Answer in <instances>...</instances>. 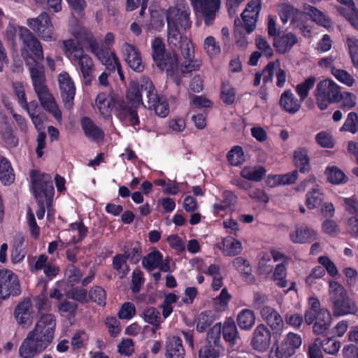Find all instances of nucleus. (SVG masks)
Here are the masks:
<instances>
[{
    "label": "nucleus",
    "mask_w": 358,
    "mask_h": 358,
    "mask_svg": "<svg viewBox=\"0 0 358 358\" xmlns=\"http://www.w3.org/2000/svg\"><path fill=\"white\" fill-rule=\"evenodd\" d=\"M189 9L171 7L166 13L167 41L172 52H167L162 39L156 37L152 41V56L156 66L177 86L182 83V74L199 70L201 62L195 60L193 44L178 29L187 31L191 27Z\"/></svg>",
    "instance_id": "f257e3e1"
},
{
    "label": "nucleus",
    "mask_w": 358,
    "mask_h": 358,
    "mask_svg": "<svg viewBox=\"0 0 358 358\" xmlns=\"http://www.w3.org/2000/svg\"><path fill=\"white\" fill-rule=\"evenodd\" d=\"M56 327V320L52 314H44L34 329L22 341L19 355L22 358H33L43 352L52 342Z\"/></svg>",
    "instance_id": "f03ea898"
},
{
    "label": "nucleus",
    "mask_w": 358,
    "mask_h": 358,
    "mask_svg": "<svg viewBox=\"0 0 358 358\" xmlns=\"http://www.w3.org/2000/svg\"><path fill=\"white\" fill-rule=\"evenodd\" d=\"M40 61L34 62V64L29 68L32 85L42 107L59 120L62 118V113L57 107L53 96L49 93L45 85V67Z\"/></svg>",
    "instance_id": "7ed1b4c3"
},
{
    "label": "nucleus",
    "mask_w": 358,
    "mask_h": 358,
    "mask_svg": "<svg viewBox=\"0 0 358 358\" xmlns=\"http://www.w3.org/2000/svg\"><path fill=\"white\" fill-rule=\"evenodd\" d=\"M329 287L333 312L335 315L341 316L357 312V308L355 303L349 299L343 285L336 281L330 280Z\"/></svg>",
    "instance_id": "20e7f679"
},
{
    "label": "nucleus",
    "mask_w": 358,
    "mask_h": 358,
    "mask_svg": "<svg viewBox=\"0 0 358 358\" xmlns=\"http://www.w3.org/2000/svg\"><path fill=\"white\" fill-rule=\"evenodd\" d=\"M314 94L318 108L324 110L331 104L339 103L341 87L331 79H324L317 84Z\"/></svg>",
    "instance_id": "39448f33"
},
{
    "label": "nucleus",
    "mask_w": 358,
    "mask_h": 358,
    "mask_svg": "<svg viewBox=\"0 0 358 358\" xmlns=\"http://www.w3.org/2000/svg\"><path fill=\"white\" fill-rule=\"evenodd\" d=\"M88 46L90 52L96 55L98 59L110 71H115L117 69L120 79L124 80V73L120 60L115 52L109 53L108 49L99 45L97 41L93 36L87 38Z\"/></svg>",
    "instance_id": "423d86ee"
},
{
    "label": "nucleus",
    "mask_w": 358,
    "mask_h": 358,
    "mask_svg": "<svg viewBox=\"0 0 358 358\" xmlns=\"http://www.w3.org/2000/svg\"><path fill=\"white\" fill-rule=\"evenodd\" d=\"M223 348L221 344V324H215L206 334L198 352V358H219Z\"/></svg>",
    "instance_id": "0eeeda50"
},
{
    "label": "nucleus",
    "mask_w": 358,
    "mask_h": 358,
    "mask_svg": "<svg viewBox=\"0 0 358 358\" xmlns=\"http://www.w3.org/2000/svg\"><path fill=\"white\" fill-rule=\"evenodd\" d=\"M30 178L36 199H52L55 190L51 176L48 173H41L38 170H31Z\"/></svg>",
    "instance_id": "6e6552de"
},
{
    "label": "nucleus",
    "mask_w": 358,
    "mask_h": 358,
    "mask_svg": "<svg viewBox=\"0 0 358 358\" xmlns=\"http://www.w3.org/2000/svg\"><path fill=\"white\" fill-rule=\"evenodd\" d=\"M27 24L35 34L45 41H54V27L50 15L46 12L41 13L38 17L28 18Z\"/></svg>",
    "instance_id": "1a4fd4ad"
},
{
    "label": "nucleus",
    "mask_w": 358,
    "mask_h": 358,
    "mask_svg": "<svg viewBox=\"0 0 358 358\" xmlns=\"http://www.w3.org/2000/svg\"><path fill=\"white\" fill-rule=\"evenodd\" d=\"M152 90H155V85L152 81L149 78H143L141 80L140 83L136 81L130 83L129 87L126 93V98L130 103L138 108L141 105L143 104L142 92H146V96L148 99L149 92H151Z\"/></svg>",
    "instance_id": "9d476101"
},
{
    "label": "nucleus",
    "mask_w": 358,
    "mask_h": 358,
    "mask_svg": "<svg viewBox=\"0 0 358 358\" xmlns=\"http://www.w3.org/2000/svg\"><path fill=\"white\" fill-rule=\"evenodd\" d=\"M113 112L121 121H127L133 127L139 126L140 119L138 115V108L123 98L116 96Z\"/></svg>",
    "instance_id": "9b49d317"
},
{
    "label": "nucleus",
    "mask_w": 358,
    "mask_h": 358,
    "mask_svg": "<svg viewBox=\"0 0 358 358\" xmlns=\"http://www.w3.org/2000/svg\"><path fill=\"white\" fill-rule=\"evenodd\" d=\"M21 294L20 282L17 276L10 270L0 271V295L1 299H6L10 295L18 296Z\"/></svg>",
    "instance_id": "f8f14e48"
},
{
    "label": "nucleus",
    "mask_w": 358,
    "mask_h": 358,
    "mask_svg": "<svg viewBox=\"0 0 358 358\" xmlns=\"http://www.w3.org/2000/svg\"><path fill=\"white\" fill-rule=\"evenodd\" d=\"M272 334L273 333L266 324L263 323L257 324L252 334L250 346L259 352H266L271 343Z\"/></svg>",
    "instance_id": "ddd939ff"
},
{
    "label": "nucleus",
    "mask_w": 358,
    "mask_h": 358,
    "mask_svg": "<svg viewBox=\"0 0 358 358\" xmlns=\"http://www.w3.org/2000/svg\"><path fill=\"white\" fill-rule=\"evenodd\" d=\"M19 37L24 47L29 50L33 56H30L34 62L43 61L44 59L43 50L40 41L24 27H19Z\"/></svg>",
    "instance_id": "4468645a"
},
{
    "label": "nucleus",
    "mask_w": 358,
    "mask_h": 358,
    "mask_svg": "<svg viewBox=\"0 0 358 358\" xmlns=\"http://www.w3.org/2000/svg\"><path fill=\"white\" fill-rule=\"evenodd\" d=\"M262 9L261 0H250L241 13L243 27L248 34L252 33L256 28V23Z\"/></svg>",
    "instance_id": "2eb2a0df"
},
{
    "label": "nucleus",
    "mask_w": 358,
    "mask_h": 358,
    "mask_svg": "<svg viewBox=\"0 0 358 358\" xmlns=\"http://www.w3.org/2000/svg\"><path fill=\"white\" fill-rule=\"evenodd\" d=\"M260 315L263 321L269 327L273 336L281 334L284 328V321L280 314L273 308L264 306L260 310Z\"/></svg>",
    "instance_id": "dca6fc26"
},
{
    "label": "nucleus",
    "mask_w": 358,
    "mask_h": 358,
    "mask_svg": "<svg viewBox=\"0 0 358 358\" xmlns=\"http://www.w3.org/2000/svg\"><path fill=\"white\" fill-rule=\"evenodd\" d=\"M192 3L194 10L203 16L205 24L211 25L220 8V0H192Z\"/></svg>",
    "instance_id": "f3484780"
},
{
    "label": "nucleus",
    "mask_w": 358,
    "mask_h": 358,
    "mask_svg": "<svg viewBox=\"0 0 358 358\" xmlns=\"http://www.w3.org/2000/svg\"><path fill=\"white\" fill-rule=\"evenodd\" d=\"M58 81L64 107L70 110L73 108L76 94L74 83L67 73H60L58 76Z\"/></svg>",
    "instance_id": "a211bd4d"
},
{
    "label": "nucleus",
    "mask_w": 358,
    "mask_h": 358,
    "mask_svg": "<svg viewBox=\"0 0 358 358\" xmlns=\"http://www.w3.org/2000/svg\"><path fill=\"white\" fill-rule=\"evenodd\" d=\"M122 53L127 64L131 69L139 73L144 70L141 52L135 45L124 43L122 46Z\"/></svg>",
    "instance_id": "6ab92c4d"
},
{
    "label": "nucleus",
    "mask_w": 358,
    "mask_h": 358,
    "mask_svg": "<svg viewBox=\"0 0 358 358\" xmlns=\"http://www.w3.org/2000/svg\"><path fill=\"white\" fill-rule=\"evenodd\" d=\"M148 108L153 110L155 114L161 117H165L169 115V106L165 97L159 96L156 89L149 92L148 100L147 101Z\"/></svg>",
    "instance_id": "aec40b11"
},
{
    "label": "nucleus",
    "mask_w": 358,
    "mask_h": 358,
    "mask_svg": "<svg viewBox=\"0 0 358 358\" xmlns=\"http://www.w3.org/2000/svg\"><path fill=\"white\" fill-rule=\"evenodd\" d=\"M73 61L77 63L82 76L85 80V85H91L94 73V63L92 58L84 53L76 54L74 55Z\"/></svg>",
    "instance_id": "412c9836"
},
{
    "label": "nucleus",
    "mask_w": 358,
    "mask_h": 358,
    "mask_svg": "<svg viewBox=\"0 0 358 358\" xmlns=\"http://www.w3.org/2000/svg\"><path fill=\"white\" fill-rule=\"evenodd\" d=\"M301 338L299 334L289 332L280 345L278 344L276 341L274 343V347L277 346L281 350L285 357L287 358L295 353L296 350L301 346Z\"/></svg>",
    "instance_id": "4be33fe9"
},
{
    "label": "nucleus",
    "mask_w": 358,
    "mask_h": 358,
    "mask_svg": "<svg viewBox=\"0 0 358 358\" xmlns=\"http://www.w3.org/2000/svg\"><path fill=\"white\" fill-rule=\"evenodd\" d=\"M164 356L165 358H185V350L179 336H172L166 338Z\"/></svg>",
    "instance_id": "5701e85b"
},
{
    "label": "nucleus",
    "mask_w": 358,
    "mask_h": 358,
    "mask_svg": "<svg viewBox=\"0 0 358 358\" xmlns=\"http://www.w3.org/2000/svg\"><path fill=\"white\" fill-rule=\"evenodd\" d=\"M116 96L105 92L99 93L95 99V104L104 119L108 120L114 110Z\"/></svg>",
    "instance_id": "b1692460"
},
{
    "label": "nucleus",
    "mask_w": 358,
    "mask_h": 358,
    "mask_svg": "<svg viewBox=\"0 0 358 358\" xmlns=\"http://www.w3.org/2000/svg\"><path fill=\"white\" fill-rule=\"evenodd\" d=\"M122 251L131 264H138L142 259L143 245L140 241H127L122 248Z\"/></svg>",
    "instance_id": "393cba45"
},
{
    "label": "nucleus",
    "mask_w": 358,
    "mask_h": 358,
    "mask_svg": "<svg viewBox=\"0 0 358 358\" xmlns=\"http://www.w3.org/2000/svg\"><path fill=\"white\" fill-rule=\"evenodd\" d=\"M14 316L17 322L25 326H29L32 322V304L29 299H25L19 303L14 311Z\"/></svg>",
    "instance_id": "a878e982"
},
{
    "label": "nucleus",
    "mask_w": 358,
    "mask_h": 358,
    "mask_svg": "<svg viewBox=\"0 0 358 358\" xmlns=\"http://www.w3.org/2000/svg\"><path fill=\"white\" fill-rule=\"evenodd\" d=\"M301 99L299 100L290 90L284 91L280 95L279 103L280 107L289 114L296 113L301 105Z\"/></svg>",
    "instance_id": "bb28decb"
},
{
    "label": "nucleus",
    "mask_w": 358,
    "mask_h": 358,
    "mask_svg": "<svg viewBox=\"0 0 358 358\" xmlns=\"http://www.w3.org/2000/svg\"><path fill=\"white\" fill-rule=\"evenodd\" d=\"M221 334H222L225 342L230 347H234L236 345L238 340L241 338L236 324L232 318H227L224 321L223 327H221Z\"/></svg>",
    "instance_id": "cd10ccee"
},
{
    "label": "nucleus",
    "mask_w": 358,
    "mask_h": 358,
    "mask_svg": "<svg viewBox=\"0 0 358 358\" xmlns=\"http://www.w3.org/2000/svg\"><path fill=\"white\" fill-rule=\"evenodd\" d=\"M80 125L85 135L93 141H100L104 138V132L89 117H83Z\"/></svg>",
    "instance_id": "c85d7f7f"
},
{
    "label": "nucleus",
    "mask_w": 358,
    "mask_h": 358,
    "mask_svg": "<svg viewBox=\"0 0 358 358\" xmlns=\"http://www.w3.org/2000/svg\"><path fill=\"white\" fill-rule=\"evenodd\" d=\"M298 40L295 34L292 32L287 33L273 39V46L276 52L280 54H285L291 50Z\"/></svg>",
    "instance_id": "c756f323"
},
{
    "label": "nucleus",
    "mask_w": 358,
    "mask_h": 358,
    "mask_svg": "<svg viewBox=\"0 0 358 358\" xmlns=\"http://www.w3.org/2000/svg\"><path fill=\"white\" fill-rule=\"evenodd\" d=\"M217 246L225 256L234 257L242 251L241 243L231 236L223 238Z\"/></svg>",
    "instance_id": "7c9ffc66"
},
{
    "label": "nucleus",
    "mask_w": 358,
    "mask_h": 358,
    "mask_svg": "<svg viewBox=\"0 0 358 358\" xmlns=\"http://www.w3.org/2000/svg\"><path fill=\"white\" fill-rule=\"evenodd\" d=\"M291 241L294 243H310L316 238V232L308 227L297 228L289 234Z\"/></svg>",
    "instance_id": "2f4dec72"
},
{
    "label": "nucleus",
    "mask_w": 358,
    "mask_h": 358,
    "mask_svg": "<svg viewBox=\"0 0 358 358\" xmlns=\"http://www.w3.org/2000/svg\"><path fill=\"white\" fill-rule=\"evenodd\" d=\"M256 321L255 312L251 309L244 308L241 310L236 317V323L239 328L245 331H250Z\"/></svg>",
    "instance_id": "473e14b6"
},
{
    "label": "nucleus",
    "mask_w": 358,
    "mask_h": 358,
    "mask_svg": "<svg viewBox=\"0 0 358 358\" xmlns=\"http://www.w3.org/2000/svg\"><path fill=\"white\" fill-rule=\"evenodd\" d=\"M0 181L4 185H10L15 181V173L11 164L2 155H0Z\"/></svg>",
    "instance_id": "72a5a7b5"
},
{
    "label": "nucleus",
    "mask_w": 358,
    "mask_h": 358,
    "mask_svg": "<svg viewBox=\"0 0 358 358\" xmlns=\"http://www.w3.org/2000/svg\"><path fill=\"white\" fill-rule=\"evenodd\" d=\"M294 163L301 173H306L310 171V158L305 148H301L294 151Z\"/></svg>",
    "instance_id": "f704fd0d"
},
{
    "label": "nucleus",
    "mask_w": 358,
    "mask_h": 358,
    "mask_svg": "<svg viewBox=\"0 0 358 358\" xmlns=\"http://www.w3.org/2000/svg\"><path fill=\"white\" fill-rule=\"evenodd\" d=\"M306 13L310 15L313 21L324 27H329L331 24V21L324 13L312 6H307L304 8Z\"/></svg>",
    "instance_id": "c9c22d12"
},
{
    "label": "nucleus",
    "mask_w": 358,
    "mask_h": 358,
    "mask_svg": "<svg viewBox=\"0 0 358 358\" xmlns=\"http://www.w3.org/2000/svg\"><path fill=\"white\" fill-rule=\"evenodd\" d=\"M143 317L145 322L153 326L152 331L155 332L161 327V313L155 307H147L143 313Z\"/></svg>",
    "instance_id": "e433bc0d"
},
{
    "label": "nucleus",
    "mask_w": 358,
    "mask_h": 358,
    "mask_svg": "<svg viewBox=\"0 0 358 358\" xmlns=\"http://www.w3.org/2000/svg\"><path fill=\"white\" fill-rule=\"evenodd\" d=\"M162 260V254L157 250L149 252L142 258L143 266L149 272L157 268L159 263Z\"/></svg>",
    "instance_id": "4c0bfd02"
},
{
    "label": "nucleus",
    "mask_w": 358,
    "mask_h": 358,
    "mask_svg": "<svg viewBox=\"0 0 358 358\" xmlns=\"http://www.w3.org/2000/svg\"><path fill=\"white\" fill-rule=\"evenodd\" d=\"M241 176L248 180L259 182L266 175V169L263 166L252 168L250 166L244 167L241 171Z\"/></svg>",
    "instance_id": "58836bf2"
},
{
    "label": "nucleus",
    "mask_w": 358,
    "mask_h": 358,
    "mask_svg": "<svg viewBox=\"0 0 358 358\" xmlns=\"http://www.w3.org/2000/svg\"><path fill=\"white\" fill-rule=\"evenodd\" d=\"M232 265L243 278L251 276L252 268L249 262L243 257H236Z\"/></svg>",
    "instance_id": "ea45409f"
},
{
    "label": "nucleus",
    "mask_w": 358,
    "mask_h": 358,
    "mask_svg": "<svg viewBox=\"0 0 358 358\" xmlns=\"http://www.w3.org/2000/svg\"><path fill=\"white\" fill-rule=\"evenodd\" d=\"M287 262H282L276 265L273 274V279L277 281V285L281 288H285L287 286Z\"/></svg>",
    "instance_id": "a19ab883"
},
{
    "label": "nucleus",
    "mask_w": 358,
    "mask_h": 358,
    "mask_svg": "<svg viewBox=\"0 0 358 358\" xmlns=\"http://www.w3.org/2000/svg\"><path fill=\"white\" fill-rule=\"evenodd\" d=\"M214 320V315L210 310L201 312L197 317L196 330L200 333L206 331Z\"/></svg>",
    "instance_id": "79ce46f5"
},
{
    "label": "nucleus",
    "mask_w": 358,
    "mask_h": 358,
    "mask_svg": "<svg viewBox=\"0 0 358 358\" xmlns=\"http://www.w3.org/2000/svg\"><path fill=\"white\" fill-rule=\"evenodd\" d=\"M323 201V194L319 189L313 188L306 194V205L312 210L319 207Z\"/></svg>",
    "instance_id": "37998d69"
},
{
    "label": "nucleus",
    "mask_w": 358,
    "mask_h": 358,
    "mask_svg": "<svg viewBox=\"0 0 358 358\" xmlns=\"http://www.w3.org/2000/svg\"><path fill=\"white\" fill-rule=\"evenodd\" d=\"M236 90L228 82H223L221 85L220 99L226 105H232L236 99Z\"/></svg>",
    "instance_id": "c03bdc74"
},
{
    "label": "nucleus",
    "mask_w": 358,
    "mask_h": 358,
    "mask_svg": "<svg viewBox=\"0 0 358 358\" xmlns=\"http://www.w3.org/2000/svg\"><path fill=\"white\" fill-rule=\"evenodd\" d=\"M328 180L332 184L345 183L348 178L345 173L336 166L328 167L325 171Z\"/></svg>",
    "instance_id": "a18cd8bd"
},
{
    "label": "nucleus",
    "mask_w": 358,
    "mask_h": 358,
    "mask_svg": "<svg viewBox=\"0 0 358 358\" xmlns=\"http://www.w3.org/2000/svg\"><path fill=\"white\" fill-rule=\"evenodd\" d=\"M229 163L234 166H238L245 161L244 152L241 146L236 145L227 155Z\"/></svg>",
    "instance_id": "49530a36"
},
{
    "label": "nucleus",
    "mask_w": 358,
    "mask_h": 358,
    "mask_svg": "<svg viewBox=\"0 0 358 358\" xmlns=\"http://www.w3.org/2000/svg\"><path fill=\"white\" fill-rule=\"evenodd\" d=\"M90 299L97 305L104 307L106 304V292L101 286H94L89 291Z\"/></svg>",
    "instance_id": "de8ad7c7"
},
{
    "label": "nucleus",
    "mask_w": 358,
    "mask_h": 358,
    "mask_svg": "<svg viewBox=\"0 0 358 358\" xmlns=\"http://www.w3.org/2000/svg\"><path fill=\"white\" fill-rule=\"evenodd\" d=\"M340 131H346L351 134H356L358 131V115L355 112H350L348 114L344 124L340 128Z\"/></svg>",
    "instance_id": "09e8293b"
},
{
    "label": "nucleus",
    "mask_w": 358,
    "mask_h": 358,
    "mask_svg": "<svg viewBox=\"0 0 358 358\" xmlns=\"http://www.w3.org/2000/svg\"><path fill=\"white\" fill-rule=\"evenodd\" d=\"M316 78L314 76H310L303 83L296 85V92L301 101H303L308 97L309 91L313 87Z\"/></svg>",
    "instance_id": "8fccbe9b"
},
{
    "label": "nucleus",
    "mask_w": 358,
    "mask_h": 358,
    "mask_svg": "<svg viewBox=\"0 0 358 358\" xmlns=\"http://www.w3.org/2000/svg\"><path fill=\"white\" fill-rule=\"evenodd\" d=\"M338 99L339 102L341 101L340 108L344 111L349 110L356 106L357 97L352 92L341 91V98Z\"/></svg>",
    "instance_id": "3c124183"
},
{
    "label": "nucleus",
    "mask_w": 358,
    "mask_h": 358,
    "mask_svg": "<svg viewBox=\"0 0 358 358\" xmlns=\"http://www.w3.org/2000/svg\"><path fill=\"white\" fill-rule=\"evenodd\" d=\"M331 73L337 80L347 86L351 87L355 82L354 78L345 70L332 67Z\"/></svg>",
    "instance_id": "603ef678"
},
{
    "label": "nucleus",
    "mask_w": 358,
    "mask_h": 358,
    "mask_svg": "<svg viewBox=\"0 0 358 358\" xmlns=\"http://www.w3.org/2000/svg\"><path fill=\"white\" fill-rule=\"evenodd\" d=\"M203 48L210 57L218 55L221 52L219 43L211 36L206 37L204 40Z\"/></svg>",
    "instance_id": "864d4df0"
},
{
    "label": "nucleus",
    "mask_w": 358,
    "mask_h": 358,
    "mask_svg": "<svg viewBox=\"0 0 358 358\" xmlns=\"http://www.w3.org/2000/svg\"><path fill=\"white\" fill-rule=\"evenodd\" d=\"M241 22L238 18L234 20V36L236 44L238 47L245 48L248 45L247 37L244 33L240 29L242 28L241 26Z\"/></svg>",
    "instance_id": "5fc2aeb1"
},
{
    "label": "nucleus",
    "mask_w": 358,
    "mask_h": 358,
    "mask_svg": "<svg viewBox=\"0 0 358 358\" xmlns=\"http://www.w3.org/2000/svg\"><path fill=\"white\" fill-rule=\"evenodd\" d=\"M144 282L145 279L143 271L138 268H135L131 275V289L132 292L134 294L138 293Z\"/></svg>",
    "instance_id": "6e6d98bb"
},
{
    "label": "nucleus",
    "mask_w": 358,
    "mask_h": 358,
    "mask_svg": "<svg viewBox=\"0 0 358 358\" xmlns=\"http://www.w3.org/2000/svg\"><path fill=\"white\" fill-rule=\"evenodd\" d=\"M348 45L352 64L355 69H358V39L356 38H349L348 39Z\"/></svg>",
    "instance_id": "4d7b16f0"
},
{
    "label": "nucleus",
    "mask_w": 358,
    "mask_h": 358,
    "mask_svg": "<svg viewBox=\"0 0 358 358\" xmlns=\"http://www.w3.org/2000/svg\"><path fill=\"white\" fill-rule=\"evenodd\" d=\"M315 141L322 148H332L334 146L332 136L326 131L318 133L315 136Z\"/></svg>",
    "instance_id": "13d9d810"
},
{
    "label": "nucleus",
    "mask_w": 358,
    "mask_h": 358,
    "mask_svg": "<svg viewBox=\"0 0 358 358\" xmlns=\"http://www.w3.org/2000/svg\"><path fill=\"white\" fill-rule=\"evenodd\" d=\"M135 313V306L131 302H125L122 305L117 315L122 320H129L133 317Z\"/></svg>",
    "instance_id": "bf43d9fd"
},
{
    "label": "nucleus",
    "mask_w": 358,
    "mask_h": 358,
    "mask_svg": "<svg viewBox=\"0 0 358 358\" xmlns=\"http://www.w3.org/2000/svg\"><path fill=\"white\" fill-rule=\"evenodd\" d=\"M87 290L80 287L73 288L69 291L67 293L68 298L73 299L81 303H85L87 302Z\"/></svg>",
    "instance_id": "052dcab7"
},
{
    "label": "nucleus",
    "mask_w": 358,
    "mask_h": 358,
    "mask_svg": "<svg viewBox=\"0 0 358 358\" xmlns=\"http://www.w3.org/2000/svg\"><path fill=\"white\" fill-rule=\"evenodd\" d=\"M66 1L73 13L79 17L83 18L85 16V10L87 7V2L85 0H66Z\"/></svg>",
    "instance_id": "680f3d73"
},
{
    "label": "nucleus",
    "mask_w": 358,
    "mask_h": 358,
    "mask_svg": "<svg viewBox=\"0 0 358 358\" xmlns=\"http://www.w3.org/2000/svg\"><path fill=\"white\" fill-rule=\"evenodd\" d=\"M318 262L326 269L330 276L335 277L338 274L336 266L327 256L320 257Z\"/></svg>",
    "instance_id": "e2e57ef3"
},
{
    "label": "nucleus",
    "mask_w": 358,
    "mask_h": 358,
    "mask_svg": "<svg viewBox=\"0 0 358 358\" xmlns=\"http://www.w3.org/2000/svg\"><path fill=\"white\" fill-rule=\"evenodd\" d=\"M340 346V342L331 338H325L322 342L323 350L329 355H334L337 353L339 350Z\"/></svg>",
    "instance_id": "0e129e2a"
},
{
    "label": "nucleus",
    "mask_w": 358,
    "mask_h": 358,
    "mask_svg": "<svg viewBox=\"0 0 358 358\" xmlns=\"http://www.w3.org/2000/svg\"><path fill=\"white\" fill-rule=\"evenodd\" d=\"M255 44L257 48L261 50L266 57L271 58L273 55V49L262 36H259L256 37Z\"/></svg>",
    "instance_id": "69168bd1"
},
{
    "label": "nucleus",
    "mask_w": 358,
    "mask_h": 358,
    "mask_svg": "<svg viewBox=\"0 0 358 358\" xmlns=\"http://www.w3.org/2000/svg\"><path fill=\"white\" fill-rule=\"evenodd\" d=\"M27 223L30 228L31 234L34 238H38L40 235V227L38 226L34 214L33 213L31 208L28 209L27 215Z\"/></svg>",
    "instance_id": "338daca9"
},
{
    "label": "nucleus",
    "mask_w": 358,
    "mask_h": 358,
    "mask_svg": "<svg viewBox=\"0 0 358 358\" xmlns=\"http://www.w3.org/2000/svg\"><path fill=\"white\" fill-rule=\"evenodd\" d=\"M66 273L68 275L69 281L73 283L80 282L83 276L81 270L74 264H70L67 266Z\"/></svg>",
    "instance_id": "774afa93"
}]
</instances>
